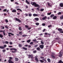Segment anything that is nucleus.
<instances>
[{"instance_id": "obj_1", "label": "nucleus", "mask_w": 63, "mask_h": 63, "mask_svg": "<svg viewBox=\"0 0 63 63\" xmlns=\"http://www.w3.org/2000/svg\"><path fill=\"white\" fill-rule=\"evenodd\" d=\"M31 5H32V6H34L35 7H40V6L38 4H37V3L35 2H33H33L32 1L30 3Z\"/></svg>"}, {"instance_id": "obj_2", "label": "nucleus", "mask_w": 63, "mask_h": 63, "mask_svg": "<svg viewBox=\"0 0 63 63\" xmlns=\"http://www.w3.org/2000/svg\"><path fill=\"white\" fill-rule=\"evenodd\" d=\"M10 59L9 60L8 62L9 63H14V62H13L12 60L11 59H12L13 58L12 57H9Z\"/></svg>"}, {"instance_id": "obj_3", "label": "nucleus", "mask_w": 63, "mask_h": 63, "mask_svg": "<svg viewBox=\"0 0 63 63\" xmlns=\"http://www.w3.org/2000/svg\"><path fill=\"white\" fill-rule=\"evenodd\" d=\"M15 20L16 21H18L19 22V23H20L22 22L21 20H20L19 19H18L17 18H15Z\"/></svg>"}, {"instance_id": "obj_4", "label": "nucleus", "mask_w": 63, "mask_h": 63, "mask_svg": "<svg viewBox=\"0 0 63 63\" xmlns=\"http://www.w3.org/2000/svg\"><path fill=\"white\" fill-rule=\"evenodd\" d=\"M39 47L41 49H43L44 47V45H41L39 46Z\"/></svg>"}, {"instance_id": "obj_5", "label": "nucleus", "mask_w": 63, "mask_h": 63, "mask_svg": "<svg viewBox=\"0 0 63 63\" xmlns=\"http://www.w3.org/2000/svg\"><path fill=\"white\" fill-rule=\"evenodd\" d=\"M59 56L60 57H62V54L61 52H60L59 53Z\"/></svg>"}, {"instance_id": "obj_6", "label": "nucleus", "mask_w": 63, "mask_h": 63, "mask_svg": "<svg viewBox=\"0 0 63 63\" xmlns=\"http://www.w3.org/2000/svg\"><path fill=\"white\" fill-rule=\"evenodd\" d=\"M8 35H9V36L10 37L11 36V35H10V34H11V35H12V36H14V34H12V33H11L8 32Z\"/></svg>"}, {"instance_id": "obj_7", "label": "nucleus", "mask_w": 63, "mask_h": 63, "mask_svg": "<svg viewBox=\"0 0 63 63\" xmlns=\"http://www.w3.org/2000/svg\"><path fill=\"white\" fill-rule=\"evenodd\" d=\"M35 60L36 61V62H39V60H38V59L37 57H35Z\"/></svg>"}, {"instance_id": "obj_8", "label": "nucleus", "mask_w": 63, "mask_h": 63, "mask_svg": "<svg viewBox=\"0 0 63 63\" xmlns=\"http://www.w3.org/2000/svg\"><path fill=\"white\" fill-rule=\"evenodd\" d=\"M47 17L45 16L44 17H43L42 18V20H45V19H47Z\"/></svg>"}, {"instance_id": "obj_9", "label": "nucleus", "mask_w": 63, "mask_h": 63, "mask_svg": "<svg viewBox=\"0 0 63 63\" xmlns=\"http://www.w3.org/2000/svg\"><path fill=\"white\" fill-rule=\"evenodd\" d=\"M60 6L61 7H63V3H61L60 4Z\"/></svg>"}, {"instance_id": "obj_10", "label": "nucleus", "mask_w": 63, "mask_h": 63, "mask_svg": "<svg viewBox=\"0 0 63 63\" xmlns=\"http://www.w3.org/2000/svg\"><path fill=\"white\" fill-rule=\"evenodd\" d=\"M33 16H39V15H38V14H33Z\"/></svg>"}, {"instance_id": "obj_11", "label": "nucleus", "mask_w": 63, "mask_h": 63, "mask_svg": "<svg viewBox=\"0 0 63 63\" xmlns=\"http://www.w3.org/2000/svg\"><path fill=\"white\" fill-rule=\"evenodd\" d=\"M51 56L52 57V58H53V59H55L56 58V57H55L54 55H51Z\"/></svg>"}, {"instance_id": "obj_12", "label": "nucleus", "mask_w": 63, "mask_h": 63, "mask_svg": "<svg viewBox=\"0 0 63 63\" xmlns=\"http://www.w3.org/2000/svg\"><path fill=\"white\" fill-rule=\"evenodd\" d=\"M26 2L27 3L28 5H29L30 4V2L29 1H28L27 0H26Z\"/></svg>"}, {"instance_id": "obj_13", "label": "nucleus", "mask_w": 63, "mask_h": 63, "mask_svg": "<svg viewBox=\"0 0 63 63\" xmlns=\"http://www.w3.org/2000/svg\"><path fill=\"white\" fill-rule=\"evenodd\" d=\"M12 12H13V13H16V11L15 9H13L12 11Z\"/></svg>"}, {"instance_id": "obj_14", "label": "nucleus", "mask_w": 63, "mask_h": 63, "mask_svg": "<svg viewBox=\"0 0 63 63\" xmlns=\"http://www.w3.org/2000/svg\"><path fill=\"white\" fill-rule=\"evenodd\" d=\"M57 18V16H54V17L53 18V19H56Z\"/></svg>"}, {"instance_id": "obj_15", "label": "nucleus", "mask_w": 63, "mask_h": 63, "mask_svg": "<svg viewBox=\"0 0 63 63\" xmlns=\"http://www.w3.org/2000/svg\"><path fill=\"white\" fill-rule=\"evenodd\" d=\"M58 31H62L63 30L62 29L59 28L58 29Z\"/></svg>"}, {"instance_id": "obj_16", "label": "nucleus", "mask_w": 63, "mask_h": 63, "mask_svg": "<svg viewBox=\"0 0 63 63\" xmlns=\"http://www.w3.org/2000/svg\"><path fill=\"white\" fill-rule=\"evenodd\" d=\"M58 63H63V62L62 61V60H60L58 62Z\"/></svg>"}, {"instance_id": "obj_17", "label": "nucleus", "mask_w": 63, "mask_h": 63, "mask_svg": "<svg viewBox=\"0 0 63 63\" xmlns=\"http://www.w3.org/2000/svg\"><path fill=\"white\" fill-rule=\"evenodd\" d=\"M44 34L45 35H49V36L50 35V34L49 33H48L47 32L45 33Z\"/></svg>"}, {"instance_id": "obj_18", "label": "nucleus", "mask_w": 63, "mask_h": 63, "mask_svg": "<svg viewBox=\"0 0 63 63\" xmlns=\"http://www.w3.org/2000/svg\"><path fill=\"white\" fill-rule=\"evenodd\" d=\"M22 48L23 49H24L25 50H27V48L25 47H23Z\"/></svg>"}, {"instance_id": "obj_19", "label": "nucleus", "mask_w": 63, "mask_h": 63, "mask_svg": "<svg viewBox=\"0 0 63 63\" xmlns=\"http://www.w3.org/2000/svg\"><path fill=\"white\" fill-rule=\"evenodd\" d=\"M34 19L36 20L37 21H39V18H34Z\"/></svg>"}, {"instance_id": "obj_20", "label": "nucleus", "mask_w": 63, "mask_h": 63, "mask_svg": "<svg viewBox=\"0 0 63 63\" xmlns=\"http://www.w3.org/2000/svg\"><path fill=\"white\" fill-rule=\"evenodd\" d=\"M0 48H1V49H4L5 48H4V47L3 46H0Z\"/></svg>"}, {"instance_id": "obj_21", "label": "nucleus", "mask_w": 63, "mask_h": 63, "mask_svg": "<svg viewBox=\"0 0 63 63\" xmlns=\"http://www.w3.org/2000/svg\"><path fill=\"white\" fill-rule=\"evenodd\" d=\"M15 60L16 61H18V59L17 58H15Z\"/></svg>"}, {"instance_id": "obj_22", "label": "nucleus", "mask_w": 63, "mask_h": 63, "mask_svg": "<svg viewBox=\"0 0 63 63\" xmlns=\"http://www.w3.org/2000/svg\"><path fill=\"white\" fill-rule=\"evenodd\" d=\"M16 10H17V11H19H19H20V12H22V10H21V9H19V8H18V9H17Z\"/></svg>"}, {"instance_id": "obj_23", "label": "nucleus", "mask_w": 63, "mask_h": 63, "mask_svg": "<svg viewBox=\"0 0 63 63\" xmlns=\"http://www.w3.org/2000/svg\"><path fill=\"white\" fill-rule=\"evenodd\" d=\"M47 60L48 62H50V59H49L48 58L47 59Z\"/></svg>"}, {"instance_id": "obj_24", "label": "nucleus", "mask_w": 63, "mask_h": 63, "mask_svg": "<svg viewBox=\"0 0 63 63\" xmlns=\"http://www.w3.org/2000/svg\"><path fill=\"white\" fill-rule=\"evenodd\" d=\"M40 12H43V11H44V9L42 8L40 9Z\"/></svg>"}, {"instance_id": "obj_25", "label": "nucleus", "mask_w": 63, "mask_h": 63, "mask_svg": "<svg viewBox=\"0 0 63 63\" xmlns=\"http://www.w3.org/2000/svg\"><path fill=\"white\" fill-rule=\"evenodd\" d=\"M60 19H63V15L61 17H60Z\"/></svg>"}, {"instance_id": "obj_26", "label": "nucleus", "mask_w": 63, "mask_h": 63, "mask_svg": "<svg viewBox=\"0 0 63 63\" xmlns=\"http://www.w3.org/2000/svg\"><path fill=\"white\" fill-rule=\"evenodd\" d=\"M31 41V40L29 39V40H28L27 41V43H30V41Z\"/></svg>"}, {"instance_id": "obj_27", "label": "nucleus", "mask_w": 63, "mask_h": 63, "mask_svg": "<svg viewBox=\"0 0 63 63\" xmlns=\"http://www.w3.org/2000/svg\"><path fill=\"white\" fill-rule=\"evenodd\" d=\"M39 61L41 62V63H44V61L42 60H40Z\"/></svg>"}, {"instance_id": "obj_28", "label": "nucleus", "mask_w": 63, "mask_h": 63, "mask_svg": "<svg viewBox=\"0 0 63 63\" xmlns=\"http://www.w3.org/2000/svg\"><path fill=\"white\" fill-rule=\"evenodd\" d=\"M54 16V15L53 14H51L50 16L51 17H53Z\"/></svg>"}, {"instance_id": "obj_29", "label": "nucleus", "mask_w": 63, "mask_h": 63, "mask_svg": "<svg viewBox=\"0 0 63 63\" xmlns=\"http://www.w3.org/2000/svg\"><path fill=\"white\" fill-rule=\"evenodd\" d=\"M37 52V51L35 50L33 51V53H35Z\"/></svg>"}, {"instance_id": "obj_30", "label": "nucleus", "mask_w": 63, "mask_h": 63, "mask_svg": "<svg viewBox=\"0 0 63 63\" xmlns=\"http://www.w3.org/2000/svg\"><path fill=\"white\" fill-rule=\"evenodd\" d=\"M3 37V36L2 35V34H0V37L1 38H2Z\"/></svg>"}, {"instance_id": "obj_31", "label": "nucleus", "mask_w": 63, "mask_h": 63, "mask_svg": "<svg viewBox=\"0 0 63 63\" xmlns=\"http://www.w3.org/2000/svg\"><path fill=\"white\" fill-rule=\"evenodd\" d=\"M25 27L26 28H27L28 29V28H29V27H28V26L27 25H25Z\"/></svg>"}, {"instance_id": "obj_32", "label": "nucleus", "mask_w": 63, "mask_h": 63, "mask_svg": "<svg viewBox=\"0 0 63 63\" xmlns=\"http://www.w3.org/2000/svg\"><path fill=\"white\" fill-rule=\"evenodd\" d=\"M58 15H61L62 13H61V12H59L58 13Z\"/></svg>"}, {"instance_id": "obj_33", "label": "nucleus", "mask_w": 63, "mask_h": 63, "mask_svg": "<svg viewBox=\"0 0 63 63\" xmlns=\"http://www.w3.org/2000/svg\"><path fill=\"white\" fill-rule=\"evenodd\" d=\"M18 46L19 47H22V45L21 44H19L18 45Z\"/></svg>"}, {"instance_id": "obj_34", "label": "nucleus", "mask_w": 63, "mask_h": 63, "mask_svg": "<svg viewBox=\"0 0 63 63\" xmlns=\"http://www.w3.org/2000/svg\"><path fill=\"white\" fill-rule=\"evenodd\" d=\"M18 29L19 30H22V29H21V27H19Z\"/></svg>"}, {"instance_id": "obj_35", "label": "nucleus", "mask_w": 63, "mask_h": 63, "mask_svg": "<svg viewBox=\"0 0 63 63\" xmlns=\"http://www.w3.org/2000/svg\"><path fill=\"white\" fill-rule=\"evenodd\" d=\"M29 56V58H30V57H31V56H32V55H28Z\"/></svg>"}, {"instance_id": "obj_36", "label": "nucleus", "mask_w": 63, "mask_h": 63, "mask_svg": "<svg viewBox=\"0 0 63 63\" xmlns=\"http://www.w3.org/2000/svg\"><path fill=\"white\" fill-rule=\"evenodd\" d=\"M5 21L6 22V23H7L9 21H8V20H7V19H6L5 20Z\"/></svg>"}, {"instance_id": "obj_37", "label": "nucleus", "mask_w": 63, "mask_h": 63, "mask_svg": "<svg viewBox=\"0 0 63 63\" xmlns=\"http://www.w3.org/2000/svg\"><path fill=\"white\" fill-rule=\"evenodd\" d=\"M41 44L42 45H44V42H43V41L42 40H41Z\"/></svg>"}, {"instance_id": "obj_38", "label": "nucleus", "mask_w": 63, "mask_h": 63, "mask_svg": "<svg viewBox=\"0 0 63 63\" xmlns=\"http://www.w3.org/2000/svg\"><path fill=\"white\" fill-rule=\"evenodd\" d=\"M29 16H32V14L30 13L29 14Z\"/></svg>"}, {"instance_id": "obj_39", "label": "nucleus", "mask_w": 63, "mask_h": 63, "mask_svg": "<svg viewBox=\"0 0 63 63\" xmlns=\"http://www.w3.org/2000/svg\"><path fill=\"white\" fill-rule=\"evenodd\" d=\"M13 50H15V51H16V50H17V49H16L14 48H13Z\"/></svg>"}, {"instance_id": "obj_40", "label": "nucleus", "mask_w": 63, "mask_h": 63, "mask_svg": "<svg viewBox=\"0 0 63 63\" xmlns=\"http://www.w3.org/2000/svg\"><path fill=\"white\" fill-rule=\"evenodd\" d=\"M39 24H40L39 23H35V24L36 25H39Z\"/></svg>"}, {"instance_id": "obj_41", "label": "nucleus", "mask_w": 63, "mask_h": 63, "mask_svg": "<svg viewBox=\"0 0 63 63\" xmlns=\"http://www.w3.org/2000/svg\"><path fill=\"white\" fill-rule=\"evenodd\" d=\"M36 10H38V11H40V8L39 7L37 8Z\"/></svg>"}, {"instance_id": "obj_42", "label": "nucleus", "mask_w": 63, "mask_h": 63, "mask_svg": "<svg viewBox=\"0 0 63 63\" xmlns=\"http://www.w3.org/2000/svg\"><path fill=\"white\" fill-rule=\"evenodd\" d=\"M22 32H19V34H20L21 35L22 34Z\"/></svg>"}, {"instance_id": "obj_43", "label": "nucleus", "mask_w": 63, "mask_h": 63, "mask_svg": "<svg viewBox=\"0 0 63 63\" xmlns=\"http://www.w3.org/2000/svg\"><path fill=\"white\" fill-rule=\"evenodd\" d=\"M5 43L6 44H9V42L8 41H6L5 42Z\"/></svg>"}, {"instance_id": "obj_44", "label": "nucleus", "mask_w": 63, "mask_h": 63, "mask_svg": "<svg viewBox=\"0 0 63 63\" xmlns=\"http://www.w3.org/2000/svg\"><path fill=\"white\" fill-rule=\"evenodd\" d=\"M36 49L37 50H40V48L39 47H38L36 48Z\"/></svg>"}, {"instance_id": "obj_45", "label": "nucleus", "mask_w": 63, "mask_h": 63, "mask_svg": "<svg viewBox=\"0 0 63 63\" xmlns=\"http://www.w3.org/2000/svg\"><path fill=\"white\" fill-rule=\"evenodd\" d=\"M47 4H48V6H50V7H51V5H50V4H49V3H47Z\"/></svg>"}, {"instance_id": "obj_46", "label": "nucleus", "mask_w": 63, "mask_h": 63, "mask_svg": "<svg viewBox=\"0 0 63 63\" xmlns=\"http://www.w3.org/2000/svg\"><path fill=\"white\" fill-rule=\"evenodd\" d=\"M38 46V45H34V47H37Z\"/></svg>"}, {"instance_id": "obj_47", "label": "nucleus", "mask_w": 63, "mask_h": 63, "mask_svg": "<svg viewBox=\"0 0 63 63\" xmlns=\"http://www.w3.org/2000/svg\"><path fill=\"white\" fill-rule=\"evenodd\" d=\"M22 37H26L27 36V35H22Z\"/></svg>"}, {"instance_id": "obj_48", "label": "nucleus", "mask_w": 63, "mask_h": 63, "mask_svg": "<svg viewBox=\"0 0 63 63\" xmlns=\"http://www.w3.org/2000/svg\"><path fill=\"white\" fill-rule=\"evenodd\" d=\"M42 25L43 26H46V24L43 23L42 24Z\"/></svg>"}, {"instance_id": "obj_49", "label": "nucleus", "mask_w": 63, "mask_h": 63, "mask_svg": "<svg viewBox=\"0 0 63 63\" xmlns=\"http://www.w3.org/2000/svg\"><path fill=\"white\" fill-rule=\"evenodd\" d=\"M34 43L33 42H31L30 43V45H33V44Z\"/></svg>"}, {"instance_id": "obj_50", "label": "nucleus", "mask_w": 63, "mask_h": 63, "mask_svg": "<svg viewBox=\"0 0 63 63\" xmlns=\"http://www.w3.org/2000/svg\"><path fill=\"white\" fill-rule=\"evenodd\" d=\"M51 12H50V13H48L47 15H51Z\"/></svg>"}, {"instance_id": "obj_51", "label": "nucleus", "mask_w": 63, "mask_h": 63, "mask_svg": "<svg viewBox=\"0 0 63 63\" xmlns=\"http://www.w3.org/2000/svg\"><path fill=\"white\" fill-rule=\"evenodd\" d=\"M3 52H6V50L5 49L2 50Z\"/></svg>"}, {"instance_id": "obj_52", "label": "nucleus", "mask_w": 63, "mask_h": 63, "mask_svg": "<svg viewBox=\"0 0 63 63\" xmlns=\"http://www.w3.org/2000/svg\"><path fill=\"white\" fill-rule=\"evenodd\" d=\"M15 4H16V5H18V4H19V3L17 2H15Z\"/></svg>"}, {"instance_id": "obj_53", "label": "nucleus", "mask_w": 63, "mask_h": 63, "mask_svg": "<svg viewBox=\"0 0 63 63\" xmlns=\"http://www.w3.org/2000/svg\"><path fill=\"white\" fill-rule=\"evenodd\" d=\"M6 11H7V9H4L3 11V12H6Z\"/></svg>"}, {"instance_id": "obj_54", "label": "nucleus", "mask_w": 63, "mask_h": 63, "mask_svg": "<svg viewBox=\"0 0 63 63\" xmlns=\"http://www.w3.org/2000/svg\"><path fill=\"white\" fill-rule=\"evenodd\" d=\"M12 53H15V52H16V51H12Z\"/></svg>"}, {"instance_id": "obj_55", "label": "nucleus", "mask_w": 63, "mask_h": 63, "mask_svg": "<svg viewBox=\"0 0 63 63\" xmlns=\"http://www.w3.org/2000/svg\"><path fill=\"white\" fill-rule=\"evenodd\" d=\"M28 47H31V46H30V45H28Z\"/></svg>"}, {"instance_id": "obj_56", "label": "nucleus", "mask_w": 63, "mask_h": 63, "mask_svg": "<svg viewBox=\"0 0 63 63\" xmlns=\"http://www.w3.org/2000/svg\"><path fill=\"white\" fill-rule=\"evenodd\" d=\"M9 44L10 45H12V44H13V43H12V42H9Z\"/></svg>"}, {"instance_id": "obj_57", "label": "nucleus", "mask_w": 63, "mask_h": 63, "mask_svg": "<svg viewBox=\"0 0 63 63\" xmlns=\"http://www.w3.org/2000/svg\"><path fill=\"white\" fill-rule=\"evenodd\" d=\"M51 26V25H49L48 26V27L49 28Z\"/></svg>"}, {"instance_id": "obj_58", "label": "nucleus", "mask_w": 63, "mask_h": 63, "mask_svg": "<svg viewBox=\"0 0 63 63\" xmlns=\"http://www.w3.org/2000/svg\"><path fill=\"white\" fill-rule=\"evenodd\" d=\"M4 47H7V45H4Z\"/></svg>"}, {"instance_id": "obj_59", "label": "nucleus", "mask_w": 63, "mask_h": 63, "mask_svg": "<svg viewBox=\"0 0 63 63\" xmlns=\"http://www.w3.org/2000/svg\"><path fill=\"white\" fill-rule=\"evenodd\" d=\"M25 7L26 8V9H27V8H28V7L27 5H26L25 6Z\"/></svg>"}, {"instance_id": "obj_60", "label": "nucleus", "mask_w": 63, "mask_h": 63, "mask_svg": "<svg viewBox=\"0 0 63 63\" xmlns=\"http://www.w3.org/2000/svg\"><path fill=\"white\" fill-rule=\"evenodd\" d=\"M33 42H36V39H35L33 40Z\"/></svg>"}, {"instance_id": "obj_61", "label": "nucleus", "mask_w": 63, "mask_h": 63, "mask_svg": "<svg viewBox=\"0 0 63 63\" xmlns=\"http://www.w3.org/2000/svg\"><path fill=\"white\" fill-rule=\"evenodd\" d=\"M31 59H33L34 58H33V56H32L31 57Z\"/></svg>"}, {"instance_id": "obj_62", "label": "nucleus", "mask_w": 63, "mask_h": 63, "mask_svg": "<svg viewBox=\"0 0 63 63\" xmlns=\"http://www.w3.org/2000/svg\"><path fill=\"white\" fill-rule=\"evenodd\" d=\"M46 31V29H44V30L42 31L43 32H45V31Z\"/></svg>"}, {"instance_id": "obj_63", "label": "nucleus", "mask_w": 63, "mask_h": 63, "mask_svg": "<svg viewBox=\"0 0 63 63\" xmlns=\"http://www.w3.org/2000/svg\"><path fill=\"white\" fill-rule=\"evenodd\" d=\"M31 29V28H28V30H30V29Z\"/></svg>"}, {"instance_id": "obj_64", "label": "nucleus", "mask_w": 63, "mask_h": 63, "mask_svg": "<svg viewBox=\"0 0 63 63\" xmlns=\"http://www.w3.org/2000/svg\"><path fill=\"white\" fill-rule=\"evenodd\" d=\"M43 35V34H42V33H41V34H39V35L40 36H42V35Z\"/></svg>"}]
</instances>
